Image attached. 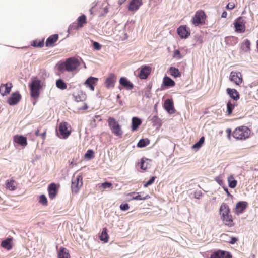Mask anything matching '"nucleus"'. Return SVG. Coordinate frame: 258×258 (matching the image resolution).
Here are the masks:
<instances>
[{"label": "nucleus", "instance_id": "f257e3e1", "mask_svg": "<svg viewBox=\"0 0 258 258\" xmlns=\"http://www.w3.org/2000/svg\"><path fill=\"white\" fill-rule=\"evenodd\" d=\"M80 64L79 60L75 57H70L64 62L58 64V70L61 72L75 71Z\"/></svg>", "mask_w": 258, "mask_h": 258}, {"label": "nucleus", "instance_id": "f03ea898", "mask_svg": "<svg viewBox=\"0 0 258 258\" xmlns=\"http://www.w3.org/2000/svg\"><path fill=\"white\" fill-rule=\"evenodd\" d=\"M251 130L246 126L242 125L236 127L232 135L237 140H245L250 136Z\"/></svg>", "mask_w": 258, "mask_h": 258}, {"label": "nucleus", "instance_id": "7ed1b4c3", "mask_svg": "<svg viewBox=\"0 0 258 258\" xmlns=\"http://www.w3.org/2000/svg\"><path fill=\"white\" fill-rule=\"evenodd\" d=\"M107 122L112 134L116 136L121 137L123 132L118 122L112 117L108 118Z\"/></svg>", "mask_w": 258, "mask_h": 258}, {"label": "nucleus", "instance_id": "20e7f679", "mask_svg": "<svg viewBox=\"0 0 258 258\" xmlns=\"http://www.w3.org/2000/svg\"><path fill=\"white\" fill-rule=\"evenodd\" d=\"M41 83L40 80L34 78L30 85L31 96L34 99L38 98L40 95V90L42 87Z\"/></svg>", "mask_w": 258, "mask_h": 258}, {"label": "nucleus", "instance_id": "39448f33", "mask_svg": "<svg viewBox=\"0 0 258 258\" xmlns=\"http://www.w3.org/2000/svg\"><path fill=\"white\" fill-rule=\"evenodd\" d=\"M206 15L202 10L197 11L191 19V23L195 26L203 25L205 24Z\"/></svg>", "mask_w": 258, "mask_h": 258}, {"label": "nucleus", "instance_id": "423d86ee", "mask_svg": "<svg viewBox=\"0 0 258 258\" xmlns=\"http://www.w3.org/2000/svg\"><path fill=\"white\" fill-rule=\"evenodd\" d=\"M83 185V177L81 175H74L72 179V190L75 193H77Z\"/></svg>", "mask_w": 258, "mask_h": 258}, {"label": "nucleus", "instance_id": "0eeeda50", "mask_svg": "<svg viewBox=\"0 0 258 258\" xmlns=\"http://www.w3.org/2000/svg\"><path fill=\"white\" fill-rule=\"evenodd\" d=\"M59 131L62 138L66 139L71 133V127L67 122H63L59 125Z\"/></svg>", "mask_w": 258, "mask_h": 258}, {"label": "nucleus", "instance_id": "6e6552de", "mask_svg": "<svg viewBox=\"0 0 258 258\" xmlns=\"http://www.w3.org/2000/svg\"><path fill=\"white\" fill-rule=\"evenodd\" d=\"M235 31L239 33H243L245 31V21L241 17H239L234 22Z\"/></svg>", "mask_w": 258, "mask_h": 258}, {"label": "nucleus", "instance_id": "1a4fd4ad", "mask_svg": "<svg viewBox=\"0 0 258 258\" xmlns=\"http://www.w3.org/2000/svg\"><path fill=\"white\" fill-rule=\"evenodd\" d=\"M230 80L237 85H240L243 82L241 73L239 72H231L230 75Z\"/></svg>", "mask_w": 258, "mask_h": 258}, {"label": "nucleus", "instance_id": "9d476101", "mask_svg": "<svg viewBox=\"0 0 258 258\" xmlns=\"http://www.w3.org/2000/svg\"><path fill=\"white\" fill-rule=\"evenodd\" d=\"M177 33L181 38L186 39L190 34V29L185 25H181L177 30Z\"/></svg>", "mask_w": 258, "mask_h": 258}, {"label": "nucleus", "instance_id": "9b49d317", "mask_svg": "<svg viewBox=\"0 0 258 258\" xmlns=\"http://www.w3.org/2000/svg\"><path fill=\"white\" fill-rule=\"evenodd\" d=\"M152 71V68L149 66H142L139 74L141 79H146L148 78Z\"/></svg>", "mask_w": 258, "mask_h": 258}, {"label": "nucleus", "instance_id": "f8f14e48", "mask_svg": "<svg viewBox=\"0 0 258 258\" xmlns=\"http://www.w3.org/2000/svg\"><path fill=\"white\" fill-rule=\"evenodd\" d=\"M77 21V24H73L70 26V29H78L82 28L84 24L87 23L86 17L84 15H82L78 18Z\"/></svg>", "mask_w": 258, "mask_h": 258}, {"label": "nucleus", "instance_id": "ddd939ff", "mask_svg": "<svg viewBox=\"0 0 258 258\" xmlns=\"http://www.w3.org/2000/svg\"><path fill=\"white\" fill-rule=\"evenodd\" d=\"M232 256L229 252L218 250L213 252L210 258H231Z\"/></svg>", "mask_w": 258, "mask_h": 258}, {"label": "nucleus", "instance_id": "4468645a", "mask_svg": "<svg viewBox=\"0 0 258 258\" xmlns=\"http://www.w3.org/2000/svg\"><path fill=\"white\" fill-rule=\"evenodd\" d=\"M21 95L18 92L13 93L11 96L8 99V103L10 105H14L17 104L21 100Z\"/></svg>", "mask_w": 258, "mask_h": 258}, {"label": "nucleus", "instance_id": "2eb2a0df", "mask_svg": "<svg viewBox=\"0 0 258 258\" xmlns=\"http://www.w3.org/2000/svg\"><path fill=\"white\" fill-rule=\"evenodd\" d=\"M247 206V203L245 201L238 202L234 209V212L237 215L242 213Z\"/></svg>", "mask_w": 258, "mask_h": 258}, {"label": "nucleus", "instance_id": "dca6fc26", "mask_svg": "<svg viewBox=\"0 0 258 258\" xmlns=\"http://www.w3.org/2000/svg\"><path fill=\"white\" fill-rule=\"evenodd\" d=\"M98 81V79L97 78L90 77L86 80L84 84L91 91H94L95 89V86L96 85Z\"/></svg>", "mask_w": 258, "mask_h": 258}, {"label": "nucleus", "instance_id": "f3484780", "mask_svg": "<svg viewBox=\"0 0 258 258\" xmlns=\"http://www.w3.org/2000/svg\"><path fill=\"white\" fill-rule=\"evenodd\" d=\"M48 191L49 198L51 199L55 198L58 193V187L56 184L54 183L49 184Z\"/></svg>", "mask_w": 258, "mask_h": 258}, {"label": "nucleus", "instance_id": "a211bd4d", "mask_svg": "<svg viewBox=\"0 0 258 258\" xmlns=\"http://www.w3.org/2000/svg\"><path fill=\"white\" fill-rule=\"evenodd\" d=\"M12 87V84L11 83H7L6 84H2L0 86V93L2 96H5L8 94Z\"/></svg>", "mask_w": 258, "mask_h": 258}, {"label": "nucleus", "instance_id": "6ab92c4d", "mask_svg": "<svg viewBox=\"0 0 258 258\" xmlns=\"http://www.w3.org/2000/svg\"><path fill=\"white\" fill-rule=\"evenodd\" d=\"M221 219L225 225L229 227L234 226V222L232 215L230 214L221 217Z\"/></svg>", "mask_w": 258, "mask_h": 258}, {"label": "nucleus", "instance_id": "aec40b11", "mask_svg": "<svg viewBox=\"0 0 258 258\" xmlns=\"http://www.w3.org/2000/svg\"><path fill=\"white\" fill-rule=\"evenodd\" d=\"M116 82V76L114 74H110L106 78L105 84L107 88H113L114 86V83Z\"/></svg>", "mask_w": 258, "mask_h": 258}, {"label": "nucleus", "instance_id": "412c9836", "mask_svg": "<svg viewBox=\"0 0 258 258\" xmlns=\"http://www.w3.org/2000/svg\"><path fill=\"white\" fill-rule=\"evenodd\" d=\"M164 106L166 110L170 114L175 112V109L173 106V102L172 100L168 99L165 100Z\"/></svg>", "mask_w": 258, "mask_h": 258}, {"label": "nucleus", "instance_id": "4be33fe9", "mask_svg": "<svg viewBox=\"0 0 258 258\" xmlns=\"http://www.w3.org/2000/svg\"><path fill=\"white\" fill-rule=\"evenodd\" d=\"M58 40V34H53L50 36L45 42L46 47H53L54 46L55 43Z\"/></svg>", "mask_w": 258, "mask_h": 258}, {"label": "nucleus", "instance_id": "5701e85b", "mask_svg": "<svg viewBox=\"0 0 258 258\" xmlns=\"http://www.w3.org/2000/svg\"><path fill=\"white\" fill-rule=\"evenodd\" d=\"M13 238H7L5 240H3L1 242V246L7 249V250H11L13 247Z\"/></svg>", "mask_w": 258, "mask_h": 258}, {"label": "nucleus", "instance_id": "b1692460", "mask_svg": "<svg viewBox=\"0 0 258 258\" xmlns=\"http://www.w3.org/2000/svg\"><path fill=\"white\" fill-rule=\"evenodd\" d=\"M226 92L229 96L234 100L237 101L240 98L239 92L235 89L227 88Z\"/></svg>", "mask_w": 258, "mask_h": 258}, {"label": "nucleus", "instance_id": "393cba45", "mask_svg": "<svg viewBox=\"0 0 258 258\" xmlns=\"http://www.w3.org/2000/svg\"><path fill=\"white\" fill-rule=\"evenodd\" d=\"M14 141L21 145L22 146L25 147L27 145V139L23 136L16 135L14 137Z\"/></svg>", "mask_w": 258, "mask_h": 258}, {"label": "nucleus", "instance_id": "a878e982", "mask_svg": "<svg viewBox=\"0 0 258 258\" xmlns=\"http://www.w3.org/2000/svg\"><path fill=\"white\" fill-rule=\"evenodd\" d=\"M220 214L221 217L230 214V210L226 203H223L220 207Z\"/></svg>", "mask_w": 258, "mask_h": 258}, {"label": "nucleus", "instance_id": "bb28decb", "mask_svg": "<svg viewBox=\"0 0 258 258\" xmlns=\"http://www.w3.org/2000/svg\"><path fill=\"white\" fill-rule=\"evenodd\" d=\"M151 160L145 158H142L141 159L140 162L139 163L141 169L143 170H146L150 167L149 162Z\"/></svg>", "mask_w": 258, "mask_h": 258}, {"label": "nucleus", "instance_id": "cd10ccee", "mask_svg": "<svg viewBox=\"0 0 258 258\" xmlns=\"http://www.w3.org/2000/svg\"><path fill=\"white\" fill-rule=\"evenodd\" d=\"M120 84L126 88L127 89L131 90L133 89L134 86L132 83L128 81L125 78L121 77L119 80Z\"/></svg>", "mask_w": 258, "mask_h": 258}, {"label": "nucleus", "instance_id": "c85d7f7f", "mask_svg": "<svg viewBox=\"0 0 258 258\" xmlns=\"http://www.w3.org/2000/svg\"><path fill=\"white\" fill-rule=\"evenodd\" d=\"M17 183L13 180H7L6 181V188L11 191L15 190L16 189Z\"/></svg>", "mask_w": 258, "mask_h": 258}, {"label": "nucleus", "instance_id": "c756f323", "mask_svg": "<svg viewBox=\"0 0 258 258\" xmlns=\"http://www.w3.org/2000/svg\"><path fill=\"white\" fill-rule=\"evenodd\" d=\"M58 256V258H71L68 250L63 247L60 248Z\"/></svg>", "mask_w": 258, "mask_h": 258}, {"label": "nucleus", "instance_id": "7c9ffc66", "mask_svg": "<svg viewBox=\"0 0 258 258\" xmlns=\"http://www.w3.org/2000/svg\"><path fill=\"white\" fill-rule=\"evenodd\" d=\"M141 5V1H131L128 5V10L131 11H136Z\"/></svg>", "mask_w": 258, "mask_h": 258}, {"label": "nucleus", "instance_id": "2f4dec72", "mask_svg": "<svg viewBox=\"0 0 258 258\" xmlns=\"http://www.w3.org/2000/svg\"><path fill=\"white\" fill-rule=\"evenodd\" d=\"M142 123V121L140 119L137 117H134L132 120V129L133 131H136L138 128L139 126Z\"/></svg>", "mask_w": 258, "mask_h": 258}, {"label": "nucleus", "instance_id": "473e14b6", "mask_svg": "<svg viewBox=\"0 0 258 258\" xmlns=\"http://www.w3.org/2000/svg\"><path fill=\"white\" fill-rule=\"evenodd\" d=\"M175 85V82L168 77H165L163 78L162 86L165 87H173Z\"/></svg>", "mask_w": 258, "mask_h": 258}, {"label": "nucleus", "instance_id": "72a5a7b5", "mask_svg": "<svg viewBox=\"0 0 258 258\" xmlns=\"http://www.w3.org/2000/svg\"><path fill=\"white\" fill-rule=\"evenodd\" d=\"M237 105V103H232L230 101H229L227 104V111L226 113L228 115H230L232 113V111L235 106Z\"/></svg>", "mask_w": 258, "mask_h": 258}, {"label": "nucleus", "instance_id": "f704fd0d", "mask_svg": "<svg viewBox=\"0 0 258 258\" xmlns=\"http://www.w3.org/2000/svg\"><path fill=\"white\" fill-rule=\"evenodd\" d=\"M169 72L170 75L175 78L180 77L181 76V73L178 69L175 67H171L169 69Z\"/></svg>", "mask_w": 258, "mask_h": 258}, {"label": "nucleus", "instance_id": "c9c22d12", "mask_svg": "<svg viewBox=\"0 0 258 258\" xmlns=\"http://www.w3.org/2000/svg\"><path fill=\"white\" fill-rule=\"evenodd\" d=\"M100 239L101 241H103L105 242H107L108 241L109 236L107 232L106 228H104L102 231L100 235Z\"/></svg>", "mask_w": 258, "mask_h": 258}, {"label": "nucleus", "instance_id": "e433bc0d", "mask_svg": "<svg viewBox=\"0 0 258 258\" xmlns=\"http://www.w3.org/2000/svg\"><path fill=\"white\" fill-rule=\"evenodd\" d=\"M228 182L229 186L230 188H234L237 185V181L234 179L233 175H230L228 177Z\"/></svg>", "mask_w": 258, "mask_h": 258}, {"label": "nucleus", "instance_id": "4c0bfd02", "mask_svg": "<svg viewBox=\"0 0 258 258\" xmlns=\"http://www.w3.org/2000/svg\"><path fill=\"white\" fill-rule=\"evenodd\" d=\"M44 39L42 40H35L31 43V45L35 47H42L44 46Z\"/></svg>", "mask_w": 258, "mask_h": 258}, {"label": "nucleus", "instance_id": "58836bf2", "mask_svg": "<svg viewBox=\"0 0 258 258\" xmlns=\"http://www.w3.org/2000/svg\"><path fill=\"white\" fill-rule=\"evenodd\" d=\"M204 142H205V137L204 136H202L200 139L199 141L192 146V149H197V150L199 149L202 146V145L204 143Z\"/></svg>", "mask_w": 258, "mask_h": 258}, {"label": "nucleus", "instance_id": "ea45409f", "mask_svg": "<svg viewBox=\"0 0 258 258\" xmlns=\"http://www.w3.org/2000/svg\"><path fill=\"white\" fill-rule=\"evenodd\" d=\"M251 43L248 39H245L242 43V48L245 51H249L250 50Z\"/></svg>", "mask_w": 258, "mask_h": 258}, {"label": "nucleus", "instance_id": "a19ab883", "mask_svg": "<svg viewBox=\"0 0 258 258\" xmlns=\"http://www.w3.org/2000/svg\"><path fill=\"white\" fill-rule=\"evenodd\" d=\"M56 85L57 88L61 90H64L67 88L66 83L61 79H58L56 81Z\"/></svg>", "mask_w": 258, "mask_h": 258}, {"label": "nucleus", "instance_id": "79ce46f5", "mask_svg": "<svg viewBox=\"0 0 258 258\" xmlns=\"http://www.w3.org/2000/svg\"><path fill=\"white\" fill-rule=\"evenodd\" d=\"M149 144V141L147 139H142L139 141V142H138V143L137 144V146L138 147H140V148L144 147L146 146L147 145H148Z\"/></svg>", "mask_w": 258, "mask_h": 258}, {"label": "nucleus", "instance_id": "37998d69", "mask_svg": "<svg viewBox=\"0 0 258 258\" xmlns=\"http://www.w3.org/2000/svg\"><path fill=\"white\" fill-rule=\"evenodd\" d=\"M39 202L43 206H47L48 201L44 195H41L39 197Z\"/></svg>", "mask_w": 258, "mask_h": 258}, {"label": "nucleus", "instance_id": "c03bdc74", "mask_svg": "<svg viewBox=\"0 0 258 258\" xmlns=\"http://www.w3.org/2000/svg\"><path fill=\"white\" fill-rule=\"evenodd\" d=\"M149 198H150V196L149 195H146L144 197H142L140 195H138L137 196L133 197V198L131 200H144L148 199Z\"/></svg>", "mask_w": 258, "mask_h": 258}, {"label": "nucleus", "instance_id": "a18cd8bd", "mask_svg": "<svg viewBox=\"0 0 258 258\" xmlns=\"http://www.w3.org/2000/svg\"><path fill=\"white\" fill-rule=\"evenodd\" d=\"M156 178V176L152 177L151 178L149 181H148L147 182H146L144 184V187H147L148 186L152 184L154 182Z\"/></svg>", "mask_w": 258, "mask_h": 258}, {"label": "nucleus", "instance_id": "49530a36", "mask_svg": "<svg viewBox=\"0 0 258 258\" xmlns=\"http://www.w3.org/2000/svg\"><path fill=\"white\" fill-rule=\"evenodd\" d=\"M173 56V57L176 58L177 59H181L182 57V56L181 55L180 51L178 50H176L174 51Z\"/></svg>", "mask_w": 258, "mask_h": 258}, {"label": "nucleus", "instance_id": "de8ad7c7", "mask_svg": "<svg viewBox=\"0 0 258 258\" xmlns=\"http://www.w3.org/2000/svg\"><path fill=\"white\" fill-rule=\"evenodd\" d=\"M101 187L103 189L112 188V184L111 183L105 182L101 184Z\"/></svg>", "mask_w": 258, "mask_h": 258}, {"label": "nucleus", "instance_id": "09e8293b", "mask_svg": "<svg viewBox=\"0 0 258 258\" xmlns=\"http://www.w3.org/2000/svg\"><path fill=\"white\" fill-rule=\"evenodd\" d=\"M130 208V206L128 204H121L120 205V209L122 211H126L128 210Z\"/></svg>", "mask_w": 258, "mask_h": 258}, {"label": "nucleus", "instance_id": "8fccbe9b", "mask_svg": "<svg viewBox=\"0 0 258 258\" xmlns=\"http://www.w3.org/2000/svg\"><path fill=\"white\" fill-rule=\"evenodd\" d=\"M93 47L95 50H99L101 48V45L97 42H93Z\"/></svg>", "mask_w": 258, "mask_h": 258}, {"label": "nucleus", "instance_id": "3c124183", "mask_svg": "<svg viewBox=\"0 0 258 258\" xmlns=\"http://www.w3.org/2000/svg\"><path fill=\"white\" fill-rule=\"evenodd\" d=\"M94 152L91 150H89L87 151V153L85 154V157H88L89 158H92L93 157Z\"/></svg>", "mask_w": 258, "mask_h": 258}, {"label": "nucleus", "instance_id": "603ef678", "mask_svg": "<svg viewBox=\"0 0 258 258\" xmlns=\"http://www.w3.org/2000/svg\"><path fill=\"white\" fill-rule=\"evenodd\" d=\"M235 7V4L234 2H231L229 3L226 6L227 9L232 10Z\"/></svg>", "mask_w": 258, "mask_h": 258}, {"label": "nucleus", "instance_id": "864d4df0", "mask_svg": "<svg viewBox=\"0 0 258 258\" xmlns=\"http://www.w3.org/2000/svg\"><path fill=\"white\" fill-rule=\"evenodd\" d=\"M83 98L84 96H81L80 95H78L77 96H75V100L77 102H80L83 101Z\"/></svg>", "mask_w": 258, "mask_h": 258}, {"label": "nucleus", "instance_id": "5fc2aeb1", "mask_svg": "<svg viewBox=\"0 0 258 258\" xmlns=\"http://www.w3.org/2000/svg\"><path fill=\"white\" fill-rule=\"evenodd\" d=\"M46 131H47V130L46 129H44L43 130V132L42 133L40 134V136L41 137V138L44 140L46 138Z\"/></svg>", "mask_w": 258, "mask_h": 258}, {"label": "nucleus", "instance_id": "6e6d98bb", "mask_svg": "<svg viewBox=\"0 0 258 258\" xmlns=\"http://www.w3.org/2000/svg\"><path fill=\"white\" fill-rule=\"evenodd\" d=\"M238 241V239L236 237H232L231 238L230 241H229V243L230 244H234L235 242H236Z\"/></svg>", "mask_w": 258, "mask_h": 258}, {"label": "nucleus", "instance_id": "4d7b16f0", "mask_svg": "<svg viewBox=\"0 0 258 258\" xmlns=\"http://www.w3.org/2000/svg\"><path fill=\"white\" fill-rule=\"evenodd\" d=\"M226 132L227 134V136H228V138L230 139V136L232 134L231 129H229V128L227 129L226 131Z\"/></svg>", "mask_w": 258, "mask_h": 258}, {"label": "nucleus", "instance_id": "13d9d810", "mask_svg": "<svg viewBox=\"0 0 258 258\" xmlns=\"http://www.w3.org/2000/svg\"><path fill=\"white\" fill-rule=\"evenodd\" d=\"M41 128V127H39L36 131H35V135L36 136H40V134H39V132L40 131Z\"/></svg>", "mask_w": 258, "mask_h": 258}, {"label": "nucleus", "instance_id": "bf43d9fd", "mask_svg": "<svg viewBox=\"0 0 258 258\" xmlns=\"http://www.w3.org/2000/svg\"><path fill=\"white\" fill-rule=\"evenodd\" d=\"M104 13V14H107L108 12V8H107V5H105V7L103 8Z\"/></svg>", "mask_w": 258, "mask_h": 258}, {"label": "nucleus", "instance_id": "052dcab7", "mask_svg": "<svg viewBox=\"0 0 258 258\" xmlns=\"http://www.w3.org/2000/svg\"><path fill=\"white\" fill-rule=\"evenodd\" d=\"M227 12L226 11H224L221 15V17L226 18L227 17Z\"/></svg>", "mask_w": 258, "mask_h": 258}, {"label": "nucleus", "instance_id": "680f3d73", "mask_svg": "<svg viewBox=\"0 0 258 258\" xmlns=\"http://www.w3.org/2000/svg\"><path fill=\"white\" fill-rule=\"evenodd\" d=\"M159 119L156 116H154L152 119V120L153 121H155L156 120H158Z\"/></svg>", "mask_w": 258, "mask_h": 258}, {"label": "nucleus", "instance_id": "e2e57ef3", "mask_svg": "<svg viewBox=\"0 0 258 258\" xmlns=\"http://www.w3.org/2000/svg\"><path fill=\"white\" fill-rule=\"evenodd\" d=\"M87 108H88V106H87V104H85V106H84V107L83 108V109L84 110H85V109H87Z\"/></svg>", "mask_w": 258, "mask_h": 258}, {"label": "nucleus", "instance_id": "0e129e2a", "mask_svg": "<svg viewBox=\"0 0 258 258\" xmlns=\"http://www.w3.org/2000/svg\"><path fill=\"white\" fill-rule=\"evenodd\" d=\"M224 190H225V191L226 192V193L227 194V195H229L230 194H229V191H228V189H227V188H225Z\"/></svg>", "mask_w": 258, "mask_h": 258}, {"label": "nucleus", "instance_id": "69168bd1", "mask_svg": "<svg viewBox=\"0 0 258 258\" xmlns=\"http://www.w3.org/2000/svg\"><path fill=\"white\" fill-rule=\"evenodd\" d=\"M121 4H122V2L119 3V5H121Z\"/></svg>", "mask_w": 258, "mask_h": 258}]
</instances>
